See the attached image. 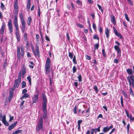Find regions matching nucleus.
Masks as SVG:
<instances>
[{
  "label": "nucleus",
  "instance_id": "f257e3e1",
  "mask_svg": "<svg viewBox=\"0 0 134 134\" xmlns=\"http://www.w3.org/2000/svg\"><path fill=\"white\" fill-rule=\"evenodd\" d=\"M43 119L42 117L39 120L38 124L36 127V130L37 131H39L41 129H43Z\"/></svg>",
  "mask_w": 134,
  "mask_h": 134
},
{
  "label": "nucleus",
  "instance_id": "f03ea898",
  "mask_svg": "<svg viewBox=\"0 0 134 134\" xmlns=\"http://www.w3.org/2000/svg\"><path fill=\"white\" fill-rule=\"evenodd\" d=\"M127 79L129 82V85L131 86L132 85L133 87H134V76L133 75H131L129 78V76L127 77Z\"/></svg>",
  "mask_w": 134,
  "mask_h": 134
},
{
  "label": "nucleus",
  "instance_id": "7ed1b4c3",
  "mask_svg": "<svg viewBox=\"0 0 134 134\" xmlns=\"http://www.w3.org/2000/svg\"><path fill=\"white\" fill-rule=\"evenodd\" d=\"M14 26L16 29L15 34L16 36V38L17 41L18 42H19L20 41V36L19 35V31L18 25H14Z\"/></svg>",
  "mask_w": 134,
  "mask_h": 134
},
{
  "label": "nucleus",
  "instance_id": "20e7f679",
  "mask_svg": "<svg viewBox=\"0 0 134 134\" xmlns=\"http://www.w3.org/2000/svg\"><path fill=\"white\" fill-rule=\"evenodd\" d=\"M35 48H36V50L35 51L34 50V48L33 47L31 48V49L32 50V52L34 54L35 57L37 56L38 57H40V54L39 51V47H38L36 45L35 46Z\"/></svg>",
  "mask_w": 134,
  "mask_h": 134
},
{
  "label": "nucleus",
  "instance_id": "39448f33",
  "mask_svg": "<svg viewBox=\"0 0 134 134\" xmlns=\"http://www.w3.org/2000/svg\"><path fill=\"white\" fill-rule=\"evenodd\" d=\"M18 10L17 9L15 10L14 13V20L13 23L14 25H18L17 15L18 13Z\"/></svg>",
  "mask_w": 134,
  "mask_h": 134
},
{
  "label": "nucleus",
  "instance_id": "423d86ee",
  "mask_svg": "<svg viewBox=\"0 0 134 134\" xmlns=\"http://www.w3.org/2000/svg\"><path fill=\"white\" fill-rule=\"evenodd\" d=\"M115 43L118 44V46L115 45L114 47L116 51L118 54H119L121 53V50L119 48V46L120 45V43L118 41L115 42Z\"/></svg>",
  "mask_w": 134,
  "mask_h": 134
},
{
  "label": "nucleus",
  "instance_id": "0eeeda50",
  "mask_svg": "<svg viewBox=\"0 0 134 134\" xmlns=\"http://www.w3.org/2000/svg\"><path fill=\"white\" fill-rule=\"evenodd\" d=\"M8 27L9 32L10 33H11L13 32V29L12 25V21L11 19L9 20L8 22Z\"/></svg>",
  "mask_w": 134,
  "mask_h": 134
},
{
  "label": "nucleus",
  "instance_id": "6e6552de",
  "mask_svg": "<svg viewBox=\"0 0 134 134\" xmlns=\"http://www.w3.org/2000/svg\"><path fill=\"white\" fill-rule=\"evenodd\" d=\"M21 80L17 79L15 80L13 86V88L15 89L16 88H18L19 87V85L20 84Z\"/></svg>",
  "mask_w": 134,
  "mask_h": 134
},
{
  "label": "nucleus",
  "instance_id": "1a4fd4ad",
  "mask_svg": "<svg viewBox=\"0 0 134 134\" xmlns=\"http://www.w3.org/2000/svg\"><path fill=\"white\" fill-rule=\"evenodd\" d=\"M114 32L115 35L120 39H123V38L121 35L119 33H118L117 30L114 27H113Z\"/></svg>",
  "mask_w": 134,
  "mask_h": 134
},
{
  "label": "nucleus",
  "instance_id": "9d476101",
  "mask_svg": "<svg viewBox=\"0 0 134 134\" xmlns=\"http://www.w3.org/2000/svg\"><path fill=\"white\" fill-rule=\"evenodd\" d=\"M42 95V99L43 101L42 104H47V99L45 94L44 93H43Z\"/></svg>",
  "mask_w": 134,
  "mask_h": 134
},
{
  "label": "nucleus",
  "instance_id": "9b49d317",
  "mask_svg": "<svg viewBox=\"0 0 134 134\" xmlns=\"http://www.w3.org/2000/svg\"><path fill=\"white\" fill-rule=\"evenodd\" d=\"M113 126L112 125H111L109 127H107V126L104 127L103 129L102 130V131L104 133H106L110 129L113 128Z\"/></svg>",
  "mask_w": 134,
  "mask_h": 134
},
{
  "label": "nucleus",
  "instance_id": "f8f14e48",
  "mask_svg": "<svg viewBox=\"0 0 134 134\" xmlns=\"http://www.w3.org/2000/svg\"><path fill=\"white\" fill-rule=\"evenodd\" d=\"M38 94H35L33 96L32 99V104L36 103L38 100Z\"/></svg>",
  "mask_w": 134,
  "mask_h": 134
},
{
  "label": "nucleus",
  "instance_id": "ddd939ff",
  "mask_svg": "<svg viewBox=\"0 0 134 134\" xmlns=\"http://www.w3.org/2000/svg\"><path fill=\"white\" fill-rule=\"evenodd\" d=\"M17 122L16 121L14 123L10 125L8 128V129L9 130H11L13 129L15 127L17 124Z\"/></svg>",
  "mask_w": 134,
  "mask_h": 134
},
{
  "label": "nucleus",
  "instance_id": "4468645a",
  "mask_svg": "<svg viewBox=\"0 0 134 134\" xmlns=\"http://www.w3.org/2000/svg\"><path fill=\"white\" fill-rule=\"evenodd\" d=\"M13 96V90L10 91H9V95L8 97V101L10 102L12 99Z\"/></svg>",
  "mask_w": 134,
  "mask_h": 134
},
{
  "label": "nucleus",
  "instance_id": "2eb2a0df",
  "mask_svg": "<svg viewBox=\"0 0 134 134\" xmlns=\"http://www.w3.org/2000/svg\"><path fill=\"white\" fill-rule=\"evenodd\" d=\"M51 63L50 59L48 57L46 60V62L45 65V67H50Z\"/></svg>",
  "mask_w": 134,
  "mask_h": 134
},
{
  "label": "nucleus",
  "instance_id": "dca6fc26",
  "mask_svg": "<svg viewBox=\"0 0 134 134\" xmlns=\"http://www.w3.org/2000/svg\"><path fill=\"white\" fill-rule=\"evenodd\" d=\"M5 24L4 22L2 23V26L0 30V33L3 34L4 32V30L5 27Z\"/></svg>",
  "mask_w": 134,
  "mask_h": 134
},
{
  "label": "nucleus",
  "instance_id": "f3484780",
  "mask_svg": "<svg viewBox=\"0 0 134 134\" xmlns=\"http://www.w3.org/2000/svg\"><path fill=\"white\" fill-rule=\"evenodd\" d=\"M22 76L23 78H24V75L26 73V68L25 67L24 65H23L22 67Z\"/></svg>",
  "mask_w": 134,
  "mask_h": 134
},
{
  "label": "nucleus",
  "instance_id": "a211bd4d",
  "mask_svg": "<svg viewBox=\"0 0 134 134\" xmlns=\"http://www.w3.org/2000/svg\"><path fill=\"white\" fill-rule=\"evenodd\" d=\"M17 58L18 59L20 58L21 55V53L20 52V48L19 47H18L17 48Z\"/></svg>",
  "mask_w": 134,
  "mask_h": 134
},
{
  "label": "nucleus",
  "instance_id": "6ab92c4d",
  "mask_svg": "<svg viewBox=\"0 0 134 134\" xmlns=\"http://www.w3.org/2000/svg\"><path fill=\"white\" fill-rule=\"evenodd\" d=\"M111 21L113 23V24L115 25L116 24V22L115 20V18L113 15L111 16Z\"/></svg>",
  "mask_w": 134,
  "mask_h": 134
},
{
  "label": "nucleus",
  "instance_id": "aec40b11",
  "mask_svg": "<svg viewBox=\"0 0 134 134\" xmlns=\"http://www.w3.org/2000/svg\"><path fill=\"white\" fill-rule=\"evenodd\" d=\"M47 104H42L43 111L44 112H47L46 107Z\"/></svg>",
  "mask_w": 134,
  "mask_h": 134
},
{
  "label": "nucleus",
  "instance_id": "412c9836",
  "mask_svg": "<svg viewBox=\"0 0 134 134\" xmlns=\"http://www.w3.org/2000/svg\"><path fill=\"white\" fill-rule=\"evenodd\" d=\"M31 0H27V9L29 10L30 7Z\"/></svg>",
  "mask_w": 134,
  "mask_h": 134
},
{
  "label": "nucleus",
  "instance_id": "4be33fe9",
  "mask_svg": "<svg viewBox=\"0 0 134 134\" xmlns=\"http://www.w3.org/2000/svg\"><path fill=\"white\" fill-rule=\"evenodd\" d=\"M109 31L108 29L107 28H106L105 30V34L106 35V37L107 38H108L109 36Z\"/></svg>",
  "mask_w": 134,
  "mask_h": 134
},
{
  "label": "nucleus",
  "instance_id": "5701e85b",
  "mask_svg": "<svg viewBox=\"0 0 134 134\" xmlns=\"http://www.w3.org/2000/svg\"><path fill=\"white\" fill-rule=\"evenodd\" d=\"M14 8L15 9L18 10V2L17 0H16L14 4Z\"/></svg>",
  "mask_w": 134,
  "mask_h": 134
},
{
  "label": "nucleus",
  "instance_id": "b1692460",
  "mask_svg": "<svg viewBox=\"0 0 134 134\" xmlns=\"http://www.w3.org/2000/svg\"><path fill=\"white\" fill-rule=\"evenodd\" d=\"M22 25L20 27H26V23L25 19L20 20Z\"/></svg>",
  "mask_w": 134,
  "mask_h": 134
},
{
  "label": "nucleus",
  "instance_id": "393cba45",
  "mask_svg": "<svg viewBox=\"0 0 134 134\" xmlns=\"http://www.w3.org/2000/svg\"><path fill=\"white\" fill-rule=\"evenodd\" d=\"M46 73L48 74L50 73V67H45Z\"/></svg>",
  "mask_w": 134,
  "mask_h": 134
},
{
  "label": "nucleus",
  "instance_id": "a878e982",
  "mask_svg": "<svg viewBox=\"0 0 134 134\" xmlns=\"http://www.w3.org/2000/svg\"><path fill=\"white\" fill-rule=\"evenodd\" d=\"M19 16L20 20L25 19L23 14L22 12H20L19 13Z\"/></svg>",
  "mask_w": 134,
  "mask_h": 134
},
{
  "label": "nucleus",
  "instance_id": "bb28decb",
  "mask_svg": "<svg viewBox=\"0 0 134 134\" xmlns=\"http://www.w3.org/2000/svg\"><path fill=\"white\" fill-rule=\"evenodd\" d=\"M74 55L72 52H69V56L71 59H72Z\"/></svg>",
  "mask_w": 134,
  "mask_h": 134
},
{
  "label": "nucleus",
  "instance_id": "cd10ccee",
  "mask_svg": "<svg viewBox=\"0 0 134 134\" xmlns=\"http://www.w3.org/2000/svg\"><path fill=\"white\" fill-rule=\"evenodd\" d=\"M41 14V11L40 8V5H38V9H37V15L38 16L40 17Z\"/></svg>",
  "mask_w": 134,
  "mask_h": 134
},
{
  "label": "nucleus",
  "instance_id": "c85d7f7f",
  "mask_svg": "<svg viewBox=\"0 0 134 134\" xmlns=\"http://www.w3.org/2000/svg\"><path fill=\"white\" fill-rule=\"evenodd\" d=\"M29 95L27 93H25L24 94L23 96L21 98V99L22 100L24 98H28L29 97Z\"/></svg>",
  "mask_w": 134,
  "mask_h": 134
},
{
  "label": "nucleus",
  "instance_id": "c756f323",
  "mask_svg": "<svg viewBox=\"0 0 134 134\" xmlns=\"http://www.w3.org/2000/svg\"><path fill=\"white\" fill-rule=\"evenodd\" d=\"M32 21V18L31 17H29L27 20V23L28 26H29L30 25V23Z\"/></svg>",
  "mask_w": 134,
  "mask_h": 134
},
{
  "label": "nucleus",
  "instance_id": "7c9ffc66",
  "mask_svg": "<svg viewBox=\"0 0 134 134\" xmlns=\"http://www.w3.org/2000/svg\"><path fill=\"white\" fill-rule=\"evenodd\" d=\"M21 71H19L18 74V78L17 79L19 80H21Z\"/></svg>",
  "mask_w": 134,
  "mask_h": 134
},
{
  "label": "nucleus",
  "instance_id": "2f4dec72",
  "mask_svg": "<svg viewBox=\"0 0 134 134\" xmlns=\"http://www.w3.org/2000/svg\"><path fill=\"white\" fill-rule=\"evenodd\" d=\"M22 131V130H18L12 133V134H18V133H20Z\"/></svg>",
  "mask_w": 134,
  "mask_h": 134
},
{
  "label": "nucleus",
  "instance_id": "473e14b6",
  "mask_svg": "<svg viewBox=\"0 0 134 134\" xmlns=\"http://www.w3.org/2000/svg\"><path fill=\"white\" fill-rule=\"evenodd\" d=\"M126 71L128 74L129 75H131L132 73V70L130 69H127Z\"/></svg>",
  "mask_w": 134,
  "mask_h": 134
},
{
  "label": "nucleus",
  "instance_id": "72a5a7b5",
  "mask_svg": "<svg viewBox=\"0 0 134 134\" xmlns=\"http://www.w3.org/2000/svg\"><path fill=\"white\" fill-rule=\"evenodd\" d=\"M27 38V35L26 33H25L23 36V39L25 42H26Z\"/></svg>",
  "mask_w": 134,
  "mask_h": 134
},
{
  "label": "nucleus",
  "instance_id": "f704fd0d",
  "mask_svg": "<svg viewBox=\"0 0 134 134\" xmlns=\"http://www.w3.org/2000/svg\"><path fill=\"white\" fill-rule=\"evenodd\" d=\"M27 79L29 81L30 85H31V77H30V76H29L27 77Z\"/></svg>",
  "mask_w": 134,
  "mask_h": 134
},
{
  "label": "nucleus",
  "instance_id": "c9c22d12",
  "mask_svg": "<svg viewBox=\"0 0 134 134\" xmlns=\"http://www.w3.org/2000/svg\"><path fill=\"white\" fill-rule=\"evenodd\" d=\"M130 93L132 96H134L133 92L131 87H130Z\"/></svg>",
  "mask_w": 134,
  "mask_h": 134
},
{
  "label": "nucleus",
  "instance_id": "e433bc0d",
  "mask_svg": "<svg viewBox=\"0 0 134 134\" xmlns=\"http://www.w3.org/2000/svg\"><path fill=\"white\" fill-rule=\"evenodd\" d=\"M21 84L22 85L21 87L22 88H25L26 87V83L24 81H23L22 82Z\"/></svg>",
  "mask_w": 134,
  "mask_h": 134
},
{
  "label": "nucleus",
  "instance_id": "4c0bfd02",
  "mask_svg": "<svg viewBox=\"0 0 134 134\" xmlns=\"http://www.w3.org/2000/svg\"><path fill=\"white\" fill-rule=\"evenodd\" d=\"M72 61L74 64H76L77 63V62L76 61V58L75 55H74V57L73 58Z\"/></svg>",
  "mask_w": 134,
  "mask_h": 134
},
{
  "label": "nucleus",
  "instance_id": "58836bf2",
  "mask_svg": "<svg viewBox=\"0 0 134 134\" xmlns=\"http://www.w3.org/2000/svg\"><path fill=\"white\" fill-rule=\"evenodd\" d=\"M4 124V125L6 126H8L9 125V123L6 120L2 122Z\"/></svg>",
  "mask_w": 134,
  "mask_h": 134
},
{
  "label": "nucleus",
  "instance_id": "ea45409f",
  "mask_svg": "<svg viewBox=\"0 0 134 134\" xmlns=\"http://www.w3.org/2000/svg\"><path fill=\"white\" fill-rule=\"evenodd\" d=\"M122 92L125 97L127 98H128L127 94L125 91L122 90Z\"/></svg>",
  "mask_w": 134,
  "mask_h": 134
},
{
  "label": "nucleus",
  "instance_id": "a19ab883",
  "mask_svg": "<svg viewBox=\"0 0 134 134\" xmlns=\"http://www.w3.org/2000/svg\"><path fill=\"white\" fill-rule=\"evenodd\" d=\"M93 89H94L96 93H97L98 92V90L97 86L95 85L93 87Z\"/></svg>",
  "mask_w": 134,
  "mask_h": 134
},
{
  "label": "nucleus",
  "instance_id": "79ce46f5",
  "mask_svg": "<svg viewBox=\"0 0 134 134\" xmlns=\"http://www.w3.org/2000/svg\"><path fill=\"white\" fill-rule=\"evenodd\" d=\"M72 72L73 73H75L77 70V69L75 66H74L72 68Z\"/></svg>",
  "mask_w": 134,
  "mask_h": 134
},
{
  "label": "nucleus",
  "instance_id": "37998d69",
  "mask_svg": "<svg viewBox=\"0 0 134 134\" xmlns=\"http://www.w3.org/2000/svg\"><path fill=\"white\" fill-rule=\"evenodd\" d=\"M47 112H44L43 114V118L44 119H45L47 116Z\"/></svg>",
  "mask_w": 134,
  "mask_h": 134
},
{
  "label": "nucleus",
  "instance_id": "c03bdc74",
  "mask_svg": "<svg viewBox=\"0 0 134 134\" xmlns=\"http://www.w3.org/2000/svg\"><path fill=\"white\" fill-rule=\"evenodd\" d=\"M124 15L125 16V18H126V20L127 21L129 22L130 21L126 13H125V14H124Z\"/></svg>",
  "mask_w": 134,
  "mask_h": 134
},
{
  "label": "nucleus",
  "instance_id": "a18cd8bd",
  "mask_svg": "<svg viewBox=\"0 0 134 134\" xmlns=\"http://www.w3.org/2000/svg\"><path fill=\"white\" fill-rule=\"evenodd\" d=\"M121 99V106L122 107L123 106V98H122V97L121 96V97L120 98Z\"/></svg>",
  "mask_w": 134,
  "mask_h": 134
},
{
  "label": "nucleus",
  "instance_id": "49530a36",
  "mask_svg": "<svg viewBox=\"0 0 134 134\" xmlns=\"http://www.w3.org/2000/svg\"><path fill=\"white\" fill-rule=\"evenodd\" d=\"M76 3L79 5H81L82 4V2L80 0H78L76 1Z\"/></svg>",
  "mask_w": 134,
  "mask_h": 134
},
{
  "label": "nucleus",
  "instance_id": "de8ad7c7",
  "mask_svg": "<svg viewBox=\"0 0 134 134\" xmlns=\"http://www.w3.org/2000/svg\"><path fill=\"white\" fill-rule=\"evenodd\" d=\"M36 38L37 42H38L39 41V35L38 34H36Z\"/></svg>",
  "mask_w": 134,
  "mask_h": 134
},
{
  "label": "nucleus",
  "instance_id": "09e8293b",
  "mask_svg": "<svg viewBox=\"0 0 134 134\" xmlns=\"http://www.w3.org/2000/svg\"><path fill=\"white\" fill-rule=\"evenodd\" d=\"M102 53L104 57L106 56V55L105 53V50L104 49H103L102 51Z\"/></svg>",
  "mask_w": 134,
  "mask_h": 134
},
{
  "label": "nucleus",
  "instance_id": "8fccbe9b",
  "mask_svg": "<svg viewBox=\"0 0 134 134\" xmlns=\"http://www.w3.org/2000/svg\"><path fill=\"white\" fill-rule=\"evenodd\" d=\"M76 106L73 108V111L74 113L75 114H76L77 113V111H76Z\"/></svg>",
  "mask_w": 134,
  "mask_h": 134
},
{
  "label": "nucleus",
  "instance_id": "3c124183",
  "mask_svg": "<svg viewBox=\"0 0 134 134\" xmlns=\"http://www.w3.org/2000/svg\"><path fill=\"white\" fill-rule=\"evenodd\" d=\"M86 57V59L87 60H90L91 59V58L90 56L89 55H85Z\"/></svg>",
  "mask_w": 134,
  "mask_h": 134
},
{
  "label": "nucleus",
  "instance_id": "603ef678",
  "mask_svg": "<svg viewBox=\"0 0 134 134\" xmlns=\"http://www.w3.org/2000/svg\"><path fill=\"white\" fill-rule=\"evenodd\" d=\"M94 46L95 47V49H98L99 47V43H98L94 45Z\"/></svg>",
  "mask_w": 134,
  "mask_h": 134
},
{
  "label": "nucleus",
  "instance_id": "864d4df0",
  "mask_svg": "<svg viewBox=\"0 0 134 134\" xmlns=\"http://www.w3.org/2000/svg\"><path fill=\"white\" fill-rule=\"evenodd\" d=\"M10 119L9 120V122H11L12 120H13L14 117L13 116H12L10 115H9Z\"/></svg>",
  "mask_w": 134,
  "mask_h": 134
},
{
  "label": "nucleus",
  "instance_id": "5fc2aeb1",
  "mask_svg": "<svg viewBox=\"0 0 134 134\" xmlns=\"http://www.w3.org/2000/svg\"><path fill=\"white\" fill-rule=\"evenodd\" d=\"M97 6L98 7L99 9L103 13V9L101 7V6L98 4H97Z\"/></svg>",
  "mask_w": 134,
  "mask_h": 134
},
{
  "label": "nucleus",
  "instance_id": "6e6d98bb",
  "mask_svg": "<svg viewBox=\"0 0 134 134\" xmlns=\"http://www.w3.org/2000/svg\"><path fill=\"white\" fill-rule=\"evenodd\" d=\"M6 120V116L5 115H4L2 118V122Z\"/></svg>",
  "mask_w": 134,
  "mask_h": 134
},
{
  "label": "nucleus",
  "instance_id": "4d7b16f0",
  "mask_svg": "<svg viewBox=\"0 0 134 134\" xmlns=\"http://www.w3.org/2000/svg\"><path fill=\"white\" fill-rule=\"evenodd\" d=\"M93 38V39H97V40H99V37H98L97 36L96 34L94 35Z\"/></svg>",
  "mask_w": 134,
  "mask_h": 134
},
{
  "label": "nucleus",
  "instance_id": "13d9d810",
  "mask_svg": "<svg viewBox=\"0 0 134 134\" xmlns=\"http://www.w3.org/2000/svg\"><path fill=\"white\" fill-rule=\"evenodd\" d=\"M81 78H82V76H81V75L80 74L78 77V80L79 81L81 82L82 81V80Z\"/></svg>",
  "mask_w": 134,
  "mask_h": 134
},
{
  "label": "nucleus",
  "instance_id": "bf43d9fd",
  "mask_svg": "<svg viewBox=\"0 0 134 134\" xmlns=\"http://www.w3.org/2000/svg\"><path fill=\"white\" fill-rule=\"evenodd\" d=\"M82 120H79L77 121L78 125H80V124L82 123Z\"/></svg>",
  "mask_w": 134,
  "mask_h": 134
},
{
  "label": "nucleus",
  "instance_id": "052dcab7",
  "mask_svg": "<svg viewBox=\"0 0 134 134\" xmlns=\"http://www.w3.org/2000/svg\"><path fill=\"white\" fill-rule=\"evenodd\" d=\"M93 29L94 30H96L97 29V28L96 25L94 23H93Z\"/></svg>",
  "mask_w": 134,
  "mask_h": 134
},
{
  "label": "nucleus",
  "instance_id": "680f3d73",
  "mask_svg": "<svg viewBox=\"0 0 134 134\" xmlns=\"http://www.w3.org/2000/svg\"><path fill=\"white\" fill-rule=\"evenodd\" d=\"M20 28L21 29L22 32L23 33H24V31L25 30V27H20Z\"/></svg>",
  "mask_w": 134,
  "mask_h": 134
},
{
  "label": "nucleus",
  "instance_id": "e2e57ef3",
  "mask_svg": "<svg viewBox=\"0 0 134 134\" xmlns=\"http://www.w3.org/2000/svg\"><path fill=\"white\" fill-rule=\"evenodd\" d=\"M45 39L46 40L48 41H50V40L48 36L47 35H46L45 36Z\"/></svg>",
  "mask_w": 134,
  "mask_h": 134
},
{
  "label": "nucleus",
  "instance_id": "0e129e2a",
  "mask_svg": "<svg viewBox=\"0 0 134 134\" xmlns=\"http://www.w3.org/2000/svg\"><path fill=\"white\" fill-rule=\"evenodd\" d=\"M77 25L78 27H80L81 28H82L83 27V26L80 24H77Z\"/></svg>",
  "mask_w": 134,
  "mask_h": 134
},
{
  "label": "nucleus",
  "instance_id": "69168bd1",
  "mask_svg": "<svg viewBox=\"0 0 134 134\" xmlns=\"http://www.w3.org/2000/svg\"><path fill=\"white\" fill-rule=\"evenodd\" d=\"M50 81V84H49V87L50 88H52V81L51 80V79L50 78L49 79Z\"/></svg>",
  "mask_w": 134,
  "mask_h": 134
},
{
  "label": "nucleus",
  "instance_id": "338daca9",
  "mask_svg": "<svg viewBox=\"0 0 134 134\" xmlns=\"http://www.w3.org/2000/svg\"><path fill=\"white\" fill-rule=\"evenodd\" d=\"M116 130V129L115 128H113L112 129L111 131V132L109 133V134H111L113 132H114Z\"/></svg>",
  "mask_w": 134,
  "mask_h": 134
},
{
  "label": "nucleus",
  "instance_id": "774afa93",
  "mask_svg": "<svg viewBox=\"0 0 134 134\" xmlns=\"http://www.w3.org/2000/svg\"><path fill=\"white\" fill-rule=\"evenodd\" d=\"M98 29L100 33L102 32V29L100 26H99L98 27Z\"/></svg>",
  "mask_w": 134,
  "mask_h": 134
}]
</instances>
